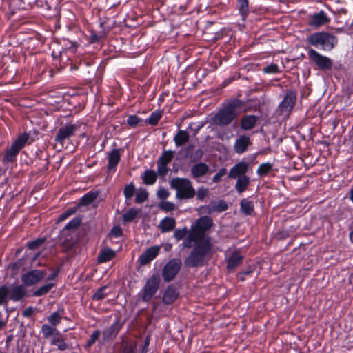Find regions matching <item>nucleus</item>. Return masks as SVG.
Wrapping results in <instances>:
<instances>
[{"mask_svg":"<svg viewBox=\"0 0 353 353\" xmlns=\"http://www.w3.org/2000/svg\"><path fill=\"white\" fill-rule=\"evenodd\" d=\"M192 243H194V245L184 259V265L188 268L205 265L212 254L213 245L210 238L201 239L190 230L182 245L185 248H191Z\"/></svg>","mask_w":353,"mask_h":353,"instance_id":"obj_1","label":"nucleus"},{"mask_svg":"<svg viewBox=\"0 0 353 353\" xmlns=\"http://www.w3.org/2000/svg\"><path fill=\"white\" fill-rule=\"evenodd\" d=\"M244 105L245 102L238 98H231L225 101L212 118V123L220 127L229 125L238 117Z\"/></svg>","mask_w":353,"mask_h":353,"instance_id":"obj_2","label":"nucleus"},{"mask_svg":"<svg viewBox=\"0 0 353 353\" xmlns=\"http://www.w3.org/2000/svg\"><path fill=\"white\" fill-rule=\"evenodd\" d=\"M307 43L324 51H331L338 43L337 37L325 31L316 32L307 37Z\"/></svg>","mask_w":353,"mask_h":353,"instance_id":"obj_3","label":"nucleus"},{"mask_svg":"<svg viewBox=\"0 0 353 353\" xmlns=\"http://www.w3.org/2000/svg\"><path fill=\"white\" fill-rule=\"evenodd\" d=\"M34 141V139L30 137V132H23L19 135L11 145L5 150L2 159L3 163L8 164L14 162L20 151L26 145L31 144Z\"/></svg>","mask_w":353,"mask_h":353,"instance_id":"obj_4","label":"nucleus"},{"mask_svg":"<svg viewBox=\"0 0 353 353\" xmlns=\"http://www.w3.org/2000/svg\"><path fill=\"white\" fill-rule=\"evenodd\" d=\"M170 187L176 190V197L178 199H192L196 191L192 182L187 178L175 177L170 181Z\"/></svg>","mask_w":353,"mask_h":353,"instance_id":"obj_5","label":"nucleus"},{"mask_svg":"<svg viewBox=\"0 0 353 353\" xmlns=\"http://www.w3.org/2000/svg\"><path fill=\"white\" fill-rule=\"evenodd\" d=\"M23 285H12L10 288L6 285L0 286V305H7L8 301L14 303L21 301L25 298Z\"/></svg>","mask_w":353,"mask_h":353,"instance_id":"obj_6","label":"nucleus"},{"mask_svg":"<svg viewBox=\"0 0 353 353\" xmlns=\"http://www.w3.org/2000/svg\"><path fill=\"white\" fill-rule=\"evenodd\" d=\"M46 275L45 270L34 269L26 272L21 276L22 284H17L16 285H23L24 289L25 298L29 297L26 290L27 287L34 285L44 279Z\"/></svg>","mask_w":353,"mask_h":353,"instance_id":"obj_7","label":"nucleus"},{"mask_svg":"<svg viewBox=\"0 0 353 353\" xmlns=\"http://www.w3.org/2000/svg\"><path fill=\"white\" fill-rule=\"evenodd\" d=\"M161 283V276L159 272H154L147 280L142 289L141 300L148 303L157 292Z\"/></svg>","mask_w":353,"mask_h":353,"instance_id":"obj_8","label":"nucleus"},{"mask_svg":"<svg viewBox=\"0 0 353 353\" xmlns=\"http://www.w3.org/2000/svg\"><path fill=\"white\" fill-rule=\"evenodd\" d=\"M181 265V260L179 258L169 260L162 268L161 274L163 281L166 283L173 281L179 274Z\"/></svg>","mask_w":353,"mask_h":353,"instance_id":"obj_9","label":"nucleus"},{"mask_svg":"<svg viewBox=\"0 0 353 353\" xmlns=\"http://www.w3.org/2000/svg\"><path fill=\"white\" fill-rule=\"evenodd\" d=\"M310 60L315 64L321 70H329L332 68V60L321 54L319 53L313 48H310L307 51Z\"/></svg>","mask_w":353,"mask_h":353,"instance_id":"obj_10","label":"nucleus"},{"mask_svg":"<svg viewBox=\"0 0 353 353\" xmlns=\"http://www.w3.org/2000/svg\"><path fill=\"white\" fill-rule=\"evenodd\" d=\"M81 123H66L61 126L54 137V141L62 146L65 141L74 134V132L80 128Z\"/></svg>","mask_w":353,"mask_h":353,"instance_id":"obj_11","label":"nucleus"},{"mask_svg":"<svg viewBox=\"0 0 353 353\" xmlns=\"http://www.w3.org/2000/svg\"><path fill=\"white\" fill-rule=\"evenodd\" d=\"M214 225L212 219L209 216H203L199 218L195 225L191 228V230L201 239H205V232Z\"/></svg>","mask_w":353,"mask_h":353,"instance_id":"obj_12","label":"nucleus"},{"mask_svg":"<svg viewBox=\"0 0 353 353\" xmlns=\"http://www.w3.org/2000/svg\"><path fill=\"white\" fill-rule=\"evenodd\" d=\"M296 103V92L293 90H288L278 105L277 111L280 114L290 113Z\"/></svg>","mask_w":353,"mask_h":353,"instance_id":"obj_13","label":"nucleus"},{"mask_svg":"<svg viewBox=\"0 0 353 353\" xmlns=\"http://www.w3.org/2000/svg\"><path fill=\"white\" fill-rule=\"evenodd\" d=\"M175 154L173 150H164L159 157L157 165V173L160 176H165L168 172V165L172 161Z\"/></svg>","mask_w":353,"mask_h":353,"instance_id":"obj_14","label":"nucleus"},{"mask_svg":"<svg viewBox=\"0 0 353 353\" xmlns=\"http://www.w3.org/2000/svg\"><path fill=\"white\" fill-rule=\"evenodd\" d=\"M122 328V324L117 319L109 327L102 332V340L103 343L112 341L116 338Z\"/></svg>","mask_w":353,"mask_h":353,"instance_id":"obj_15","label":"nucleus"},{"mask_svg":"<svg viewBox=\"0 0 353 353\" xmlns=\"http://www.w3.org/2000/svg\"><path fill=\"white\" fill-rule=\"evenodd\" d=\"M204 210V212L207 214H212L214 212H222L228 209V205L224 200L210 201L209 204L201 207Z\"/></svg>","mask_w":353,"mask_h":353,"instance_id":"obj_16","label":"nucleus"},{"mask_svg":"<svg viewBox=\"0 0 353 353\" xmlns=\"http://www.w3.org/2000/svg\"><path fill=\"white\" fill-rule=\"evenodd\" d=\"M249 164L245 161H240L232 166L228 173L230 179H238L242 176H246L248 171Z\"/></svg>","mask_w":353,"mask_h":353,"instance_id":"obj_17","label":"nucleus"},{"mask_svg":"<svg viewBox=\"0 0 353 353\" xmlns=\"http://www.w3.org/2000/svg\"><path fill=\"white\" fill-rule=\"evenodd\" d=\"M243 256L238 250H234L230 256L226 259V268L230 272H234L236 268L243 263Z\"/></svg>","mask_w":353,"mask_h":353,"instance_id":"obj_18","label":"nucleus"},{"mask_svg":"<svg viewBox=\"0 0 353 353\" xmlns=\"http://www.w3.org/2000/svg\"><path fill=\"white\" fill-rule=\"evenodd\" d=\"M330 19L323 10L312 14L308 21V24L314 28H319L330 22Z\"/></svg>","mask_w":353,"mask_h":353,"instance_id":"obj_19","label":"nucleus"},{"mask_svg":"<svg viewBox=\"0 0 353 353\" xmlns=\"http://www.w3.org/2000/svg\"><path fill=\"white\" fill-rule=\"evenodd\" d=\"M252 145L250 137L248 135H240L235 141L234 144V150L237 154H243L245 152L248 148Z\"/></svg>","mask_w":353,"mask_h":353,"instance_id":"obj_20","label":"nucleus"},{"mask_svg":"<svg viewBox=\"0 0 353 353\" xmlns=\"http://www.w3.org/2000/svg\"><path fill=\"white\" fill-rule=\"evenodd\" d=\"M179 296V292L174 285H169L165 290L162 297V302L165 305H171Z\"/></svg>","mask_w":353,"mask_h":353,"instance_id":"obj_21","label":"nucleus"},{"mask_svg":"<svg viewBox=\"0 0 353 353\" xmlns=\"http://www.w3.org/2000/svg\"><path fill=\"white\" fill-rule=\"evenodd\" d=\"M160 248L159 246H152L148 248L140 256L139 262L141 265H147L153 259H154L159 253Z\"/></svg>","mask_w":353,"mask_h":353,"instance_id":"obj_22","label":"nucleus"},{"mask_svg":"<svg viewBox=\"0 0 353 353\" xmlns=\"http://www.w3.org/2000/svg\"><path fill=\"white\" fill-rule=\"evenodd\" d=\"M259 117L253 114H245L241 118L240 128L244 131L252 130L256 125Z\"/></svg>","mask_w":353,"mask_h":353,"instance_id":"obj_23","label":"nucleus"},{"mask_svg":"<svg viewBox=\"0 0 353 353\" xmlns=\"http://www.w3.org/2000/svg\"><path fill=\"white\" fill-rule=\"evenodd\" d=\"M121 161V151L119 148L111 150L108 157V170L115 172Z\"/></svg>","mask_w":353,"mask_h":353,"instance_id":"obj_24","label":"nucleus"},{"mask_svg":"<svg viewBox=\"0 0 353 353\" xmlns=\"http://www.w3.org/2000/svg\"><path fill=\"white\" fill-rule=\"evenodd\" d=\"M209 170L210 168L205 163L199 162L192 166L190 172L193 178L197 179L205 175Z\"/></svg>","mask_w":353,"mask_h":353,"instance_id":"obj_25","label":"nucleus"},{"mask_svg":"<svg viewBox=\"0 0 353 353\" xmlns=\"http://www.w3.org/2000/svg\"><path fill=\"white\" fill-rule=\"evenodd\" d=\"M236 6L241 19L245 22L250 14L249 1L248 0H236Z\"/></svg>","mask_w":353,"mask_h":353,"instance_id":"obj_26","label":"nucleus"},{"mask_svg":"<svg viewBox=\"0 0 353 353\" xmlns=\"http://www.w3.org/2000/svg\"><path fill=\"white\" fill-rule=\"evenodd\" d=\"M240 210L245 216L252 215L254 211V202L248 198L243 199L240 202Z\"/></svg>","mask_w":353,"mask_h":353,"instance_id":"obj_27","label":"nucleus"},{"mask_svg":"<svg viewBox=\"0 0 353 353\" xmlns=\"http://www.w3.org/2000/svg\"><path fill=\"white\" fill-rule=\"evenodd\" d=\"M115 255L116 253L112 249L110 248L103 249L99 253L97 261L99 263L108 262L114 259Z\"/></svg>","mask_w":353,"mask_h":353,"instance_id":"obj_28","label":"nucleus"},{"mask_svg":"<svg viewBox=\"0 0 353 353\" xmlns=\"http://www.w3.org/2000/svg\"><path fill=\"white\" fill-rule=\"evenodd\" d=\"M50 343L52 345L57 346L60 351H65L68 348V345L65 342L64 336L59 331L54 335Z\"/></svg>","mask_w":353,"mask_h":353,"instance_id":"obj_29","label":"nucleus"},{"mask_svg":"<svg viewBox=\"0 0 353 353\" xmlns=\"http://www.w3.org/2000/svg\"><path fill=\"white\" fill-rule=\"evenodd\" d=\"M190 135L186 130H180L174 137V141L177 147L184 145L189 141Z\"/></svg>","mask_w":353,"mask_h":353,"instance_id":"obj_30","label":"nucleus"},{"mask_svg":"<svg viewBox=\"0 0 353 353\" xmlns=\"http://www.w3.org/2000/svg\"><path fill=\"white\" fill-rule=\"evenodd\" d=\"M158 173L151 169H147L142 175L143 183L151 185L155 183L157 179Z\"/></svg>","mask_w":353,"mask_h":353,"instance_id":"obj_31","label":"nucleus"},{"mask_svg":"<svg viewBox=\"0 0 353 353\" xmlns=\"http://www.w3.org/2000/svg\"><path fill=\"white\" fill-rule=\"evenodd\" d=\"M176 225L175 219L172 217H165L159 224L160 229L162 232L172 231Z\"/></svg>","mask_w":353,"mask_h":353,"instance_id":"obj_32","label":"nucleus"},{"mask_svg":"<svg viewBox=\"0 0 353 353\" xmlns=\"http://www.w3.org/2000/svg\"><path fill=\"white\" fill-rule=\"evenodd\" d=\"M90 65V63L83 59H77L70 61V70H81L84 72L85 69Z\"/></svg>","mask_w":353,"mask_h":353,"instance_id":"obj_33","label":"nucleus"},{"mask_svg":"<svg viewBox=\"0 0 353 353\" xmlns=\"http://www.w3.org/2000/svg\"><path fill=\"white\" fill-rule=\"evenodd\" d=\"M98 196L97 192L90 191L84 194L79 201L77 206H85L91 204Z\"/></svg>","mask_w":353,"mask_h":353,"instance_id":"obj_34","label":"nucleus"},{"mask_svg":"<svg viewBox=\"0 0 353 353\" xmlns=\"http://www.w3.org/2000/svg\"><path fill=\"white\" fill-rule=\"evenodd\" d=\"M119 353H137V343L134 341H123L119 347Z\"/></svg>","mask_w":353,"mask_h":353,"instance_id":"obj_35","label":"nucleus"},{"mask_svg":"<svg viewBox=\"0 0 353 353\" xmlns=\"http://www.w3.org/2000/svg\"><path fill=\"white\" fill-rule=\"evenodd\" d=\"M250 184V177L248 176H242L236 180L235 189L239 193L245 192Z\"/></svg>","mask_w":353,"mask_h":353,"instance_id":"obj_36","label":"nucleus"},{"mask_svg":"<svg viewBox=\"0 0 353 353\" xmlns=\"http://www.w3.org/2000/svg\"><path fill=\"white\" fill-rule=\"evenodd\" d=\"M55 286L54 283H46L39 288H38L36 290H34L32 296L35 297H39L41 296H44L47 294Z\"/></svg>","mask_w":353,"mask_h":353,"instance_id":"obj_37","label":"nucleus"},{"mask_svg":"<svg viewBox=\"0 0 353 353\" xmlns=\"http://www.w3.org/2000/svg\"><path fill=\"white\" fill-rule=\"evenodd\" d=\"M273 164L270 162L262 163L257 168L256 174L259 176H267L272 170Z\"/></svg>","mask_w":353,"mask_h":353,"instance_id":"obj_38","label":"nucleus"},{"mask_svg":"<svg viewBox=\"0 0 353 353\" xmlns=\"http://www.w3.org/2000/svg\"><path fill=\"white\" fill-rule=\"evenodd\" d=\"M161 117L162 111L159 110H156L151 113L150 117L145 120V123L152 126H155L158 124Z\"/></svg>","mask_w":353,"mask_h":353,"instance_id":"obj_39","label":"nucleus"},{"mask_svg":"<svg viewBox=\"0 0 353 353\" xmlns=\"http://www.w3.org/2000/svg\"><path fill=\"white\" fill-rule=\"evenodd\" d=\"M41 332L43 334V338L48 339L52 335H56L59 330L52 325L50 326L48 324H43L41 326Z\"/></svg>","mask_w":353,"mask_h":353,"instance_id":"obj_40","label":"nucleus"},{"mask_svg":"<svg viewBox=\"0 0 353 353\" xmlns=\"http://www.w3.org/2000/svg\"><path fill=\"white\" fill-rule=\"evenodd\" d=\"M139 211L134 208L128 210L122 216L123 222H132L138 215Z\"/></svg>","mask_w":353,"mask_h":353,"instance_id":"obj_41","label":"nucleus"},{"mask_svg":"<svg viewBox=\"0 0 353 353\" xmlns=\"http://www.w3.org/2000/svg\"><path fill=\"white\" fill-rule=\"evenodd\" d=\"M79 206H74L68 208L66 210H65L63 213H61L58 219H57V223H61L65 220H66L68 218H69L72 214H75L77 211L78 210Z\"/></svg>","mask_w":353,"mask_h":353,"instance_id":"obj_42","label":"nucleus"},{"mask_svg":"<svg viewBox=\"0 0 353 353\" xmlns=\"http://www.w3.org/2000/svg\"><path fill=\"white\" fill-rule=\"evenodd\" d=\"M81 223V219L80 217H74L70 220L63 228V232L65 230H72L77 229Z\"/></svg>","mask_w":353,"mask_h":353,"instance_id":"obj_43","label":"nucleus"},{"mask_svg":"<svg viewBox=\"0 0 353 353\" xmlns=\"http://www.w3.org/2000/svg\"><path fill=\"white\" fill-rule=\"evenodd\" d=\"M61 319L62 316L59 312H54L47 318L48 323L53 327L57 326L61 323Z\"/></svg>","mask_w":353,"mask_h":353,"instance_id":"obj_44","label":"nucleus"},{"mask_svg":"<svg viewBox=\"0 0 353 353\" xmlns=\"http://www.w3.org/2000/svg\"><path fill=\"white\" fill-rule=\"evenodd\" d=\"M107 289L106 285L101 286L99 288L95 293L92 296V300L94 301H101L103 300L105 296H108V293L105 292V290Z\"/></svg>","mask_w":353,"mask_h":353,"instance_id":"obj_45","label":"nucleus"},{"mask_svg":"<svg viewBox=\"0 0 353 353\" xmlns=\"http://www.w3.org/2000/svg\"><path fill=\"white\" fill-rule=\"evenodd\" d=\"M46 241V237L38 238L32 241L28 242L27 248L30 250H35L39 248Z\"/></svg>","mask_w":353,"mask_h":353,"instance_id":"obj_46","label":"nucleus"},{"mask_svg":"<svg viewBox=\"0 0 353 353\" xmlns=\"http://www.w3.org/2000/svg\"><path fill=\"white\" fill-rule=\"evenodd\" d=\"M135 190V186L132 183H130L124 187L123 194L126 200L130 199L134 196Z\"/></svg>","mask_w":353,"mask_h":353,"instance_id":"obj_47","label":"nucleus"},{"mask_svg":"<svg viewBox=\"0 0 353 353\" xmlns=\"http://www.w3.org/2000/svg\"><path fill=\"white\" fill-rule=\"evenodd\" d=\"M158 207L161 210L165 212H169L173 211L175 209V204L170 201H162L159 203Z\"/></svg>","mask_w":353,"mask_h":353,"instance_id":"obj_48","label":"nucleus"},{"mask_svg":"<svg viewBox=\"0 0 353 353\" xmlns=\"http://www.w3.org/2000/svg\"><path fill=\"white\" fill-rule=\"evenodd\" d=\"M189 232L186 227L182 229H177L174 233V237L177 241H179L185 239L188 235Z\"/></svg>","mask_w":353,"mask_h":353,"instance_id":"obj_49","label":"nucleus"},{"mask_svg":"<svg viewBox=\"0 0 353 353\" xmlns=\"http://www.w3.org/2000/svg\"><path fill=\"white\" fill-rule=\"evenodd\" d=\"M263 72L265 74H273L281 72L278 65L276 63H270V65H268L263 69Z\"/></svg>","mask_w":353,"mask_h":353,"instance_id":"obj_50","label":"nucleus"},{"mask_svg":"<svg viewBox=\"0 0 353 353\" xmlns=\"http://www.w3.org/2000/svg\"><path fill=\"white\" fill-rule=\"evenodd\" d=\"M141 118L135 114L130 115L126 121V123L131 128H136L141 121Z\"/></svg>","mask_w":353,"mask_h":353,"instance_id":"obj_51","label":"nucleus"},{"mask_svg":"<svg viewBox=\"0 0 353 353\" xmlns=\"http://www.w3.org/2000/svg\"><path fill=\"white\" fill-rule=\"evenodd\" d=\"M28 5L30 6V7H32L34 5H36L38 7H41L47 10L50 9V8L49 4L47 3L46 0L28 1Z\"/></svg>","mask_w":353,"mask_h":353,"instance_id":"obj_52","label":"nucleus"},{"mask_svg":"<svg viewBox=\"0 0 353 353\" xmlns=\"http://www.w3.org/2000/svg\"><path fill=\"white\" fill-rule=\"evenodd\" d=\"M203 155V150L201 149H197L190 154V159L191 161L196 162L201 159Z\"/></svg>","mask_w":353,"mask_h":353,"instance_id":"obj_53","label":"nucleus"},{"mask_svg":"<svg viewBox=\"0 0 353 353\" xmlns=\"http://www.w3.org/2000/svg\"><path fill=\"white\" fill-rule=\"evenodd\" d=\"M148 198V193L146 190H143L138 192L136 195V203H142L145 201Z\"/></svg>","mask_w":353,"mask_h":353,"instance_id":"obj_54","label":"nucleus"},{"mask_svg":"<svg viewBox=\"0 0 353 353\" xmlns=\"http://www.w3.org/2000/svg\"><path fill=\"white\" fill-rule=\"evenodd\" d=\"M208 193L209 191L207 188L203 187L199 188L196 192V199L198 200L202 201L205 197L208 196Z\"/></svg>","mask_w":353,"mask_h":353,"instance_id":"obj_55","label":"nucleus"},{"mask_svg":"<svg viewBox=\"0 0 353 353\" xmlns=\"http://www.w3.org/2000/svg\"><path fill=\"white\" fill-rule=\"evenodd\" d=\"M110 235L112 237H120L123 235V230L119 226H114L110 232Z\"/></svg>","mask_w":353,"mask_h":353,"instance_id":"obj_56","label":"nucleus"},{"mask_svg":"<svg viewBox=\"0 0 353 353\" xmlns=\"http://www.w3.org/2000/svg\"><path fill=\"white\" fill-rule=\"evenodd\" d=\"M22 265L23 263L21 261H18L10 264L9 268L12 271V274H16Z\"/></svg>","mask_w":353,"mask_h":353,"instance_id":"obj_57","label":"nucleus"},{"mask_svg":"<svg viewBox=\"0 0 353 353\" xmlns=\"http://www.w3.org/2000/svg\"><path fill=\"white\" fill-rule=\"evenodd\" d=\"M226 173V169L222 168L216 174L214 175L212 177V181L214 183H219L221 181V179L223 176H224Z\"/></svg>","mask_w":353,"mask_h":353,"instance_id":"obj_58","label":"nucleus"},{"mask_svg":"<svg viewBox=\"0 0 353 353\" xmlns=\"http://www.w3.org/2000/svg\"><path fill=\"white\" fill-rule=\"evenodd\" d=\"M157 196L162 199V200H165L166 199L169 195H170V193L169 192L165 190V188H160L158 191H157Z\"/></svg>","mask_w":353,"mask_h":353,"instance_id":"obj_59","label":"nucleus"},{"mask_svg":"<svg viewBox=\"0 0 353 353\" xmlns=\"http://www.w3.org/2000/svg\"><path fill=\"white\" fill-rule=\"evenodd\" d=\"M150 342V336H148L144 340V343L141 347L140 353H147L148 352V347Z\"/></svg>","mask_w":353,"mask_h":353,"instance_id":"obj_60","label":"nucleus"},{"mask_svg":"<svg viewBox=\"0 0 353 353\" xmlns=\"http://www.w3.org/2000/svg\"><path fill=\"white\" fill-rule=\"evenodd\" d=\"M253 272V270L249 269L247 270L242 271L239 274V280L240 281H244L245 280V276L250 275Z\"/></svg>","mask_w":353,"mask_h":353,"instance_id":"obj_61","label":"nucleus"},{"mask_svg":"<svg viewBox=\"0 0 353 353\" xmlns=\"http://www.w3.org/2000/svg\"><path fill=\"white\" fill-rule=\"evenodd\" d=\"M63 50V48H61V49H58L56 50V49L54 48L52 50V57L54 59H57L61 56V53Z\"/></svg>","mask_w":353,"mask_h":353,"instance_id":"obj_62","label":"nucleus"},{"mask_svg":"<svg viewBox=\"0 0 353 353\" xmlns=\"http://www.w3.org/2000/svg\"><path fill=\"white\" fill-rule=\"evenodd\" d=\"M34 308L32 307H28L23 311V316L24 317H30L34 314Z\"/></svg>","mask_w":353,"mask_h":353,"instance_id":"obj_63","label":"nucleus"},{"mask_svg":"<svg viewBox=\"0 0 353 353\" xmlns=\"http://www.w3.org/2000/svg\"><path fill=\"white\" fill-rule=\"evenodd\" d=\"M101 335V331L99 330H94L91 335L90 336V339L96 342Z\"/></svg>","mask_w":353,"mask_h":353,"instance_id":"obj_64","label":"nucleus"}]
</instances>
